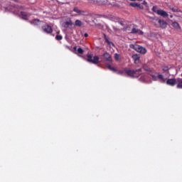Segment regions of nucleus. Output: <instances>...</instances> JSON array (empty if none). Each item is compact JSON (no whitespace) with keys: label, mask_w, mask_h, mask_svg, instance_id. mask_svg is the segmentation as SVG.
I'll use <instances>...</instances> for the list:
<instances>
[{"label":"nucleus","mask_w":182,"mask_h":182,"mask_svg":"<svg viewBox=\"0 0 182 182\" xmlns=\"http://www.w3.org/2000/svg\"><path fill=\"white\" fill-rule=\"evenodd\" d=\"M125 73L129 76V77H139L141 75V68L136 70H125Z\"/></svg>","instance_id":"obj_1"},{"label":"nucleus","mask_w":182,"mask_h":182,"mask_svg":"<svg viewBox=\"0 0 182 182\" xmlns=\"http://www.w3.org/2000/svg\"><path fill=\"white\" fill-rule=\"evenodd\" d=\"M129 48H131V49H134V50H136V52H138L139 53H141L142 55L147 53L146 48L141 46L130 44Z\"/></svg>","instance_id":"obj_2"},{"label":"nucleus","mask_w":182,"mask_h":182,"mask_svg":"<svg viewBox=\"0 0 182 182\" xmlns=\"http://www.w3.org/2000/svg\"><path fill=\"white\" fill-rule=\"evenodd\" d=\"M102 58V62L103 63H105V65L113 63V58H112V55L109 53H104Z\"/></svg>","instance_id":"obj_3"},{"label":"nucleus","mask_w":182,"mask_h":182,"mask_svg":"<svg viewBox=\"0 0 182 182\" xmlns=\"http://www.w3.org/2000/svg\"><path fill=\"white\" fill-rule=\"evenodd\" d=\"M87 61L89 62L90 63H93L94 65H97V63H100V61H99V56L95 55L93 57L92 55L88 54L87 55Z\"/></svg>","instance_id":"obj_4"},{"label":"nucleus","mask_w":182,"mask_h":182,"mask_svg":"<svg viewBox=\"0 0 182 182\" xmlns=\"http://www.w3.org/2000/svg\"><path fill=\"white\" fill-rule=\"evenodd\" d=\"M73 11V12H75L76 14H77L78 15H80L81 16H87V11L80 10L77 7H74Z\"/></svg>","instance_id":"obj_5"},{"label":"nucleus","mask_w":182,"mask_h":182,"mask_svg":"<svg viewBox=\"0 0 182 182\" xmlns=\"http://www.w3.org/2000/svg\"><path fill=\"white\" fill-rule=\"evenodd\" d=\"M156 21H157L158 23H159L160 28L162 29H166L167 28V22H166L164 20L156 18Z\"/></svg>","instance_id":"obj_6"},{"label":"nucleus","mask_w":182,"mask_h":182,"mask_svg":"<svg viewBox=\"0 0 182 182\" xmlns=\"http://www.w3.org/2000/svg\"><path fill=\"white\" fill-rule=\"evenodd\" d=\"M42 29L46 33H52V32H53V29H52V27L49 25L42 26Z\"/></svg>","instance_id":"obj_7"},{"label":"nucleus","mask_w":182,"mask_h":182,"mask_svg":"<svg viewBox=\"0 0 182 182\" xmlns=\"http://www.w3.org/2000/svg\"><path fill=\"white\" fill-rule=\"evenodd\" d=\"M166 85L168 86H176L177 85V78H171L166 80Z\"/></svg>","instance_id":"obj_8"},{"label":"nucleus","mask_w":182,"mask_h":182,"mask_svg":"<svg viewBox=\"0 0 182 182\" xmlns=\"http://www.w3.org/2000/svg\"><path fill=\"white\" fill-rule=\"evenodd\" d=\"M73 25V23L72 22V20L69 19L67 21H64L63 23V27L68 28H70L72 27V26Z\"/></svg>","instance_id":"obj_9"},{"label":"nucleus","mask_w":182,"mask_h":182,"mask_svg":"<svg viewBox=\"0 0 182 182\" xmlns=\"http://www.w3.org/2000/svg\"><path fill=\"white\" fill-rule=\"evenodd\" d=\"M131 33H134V34H138V35H143V31L139 28H136V27H133L132 31H131Z\"/></svg>","instance_id":"obj_10"},{"label":"nucleus","mask_w":182,"mask_h":182,"mask_svg":"<svg viewBox=\"0 0 182 182\" xmlns=\"http://www.w3.org/2000/svg\"><path fill=\"white\" fill-rule=\"evenodd\" d=\"M74 50L75 51V53H78L79 55H83L85 53V50H82V48L77 46L73 47Z\"/></svg>","instance_id":"obj_11"},{"label":"nucleus","mask_w":182,"mask_h":182,"mask_svg":"<svg viewBox=\"0 0 182 182\" xmlns=\"http://www.w3.org/2000/svg\"><path fill=\"white\" fill-rule=\"evenodd\" d=\"M161 69L164 72H168V70H170V69H172V70L176 71V68H172L171 65H163L161 67Z\"/></svg>","instance_id":"obj_12"},{"label":"nucleus","mask_w":182,"mask_h":182,"mask_svg":"<svg viewBox=\"0 0 182 182\" xmlns=\"http://www.w3.org/2000/svg\"><path fill=\"white\" fill-rule=\"evenodd\" d=\"M141 77L139 78V80L141 82H143L144 83H147V75L146 74H141Z\"/></svg>","instance_id":"obj_13"},{"label":"nucleus","mask_w":182,"mask_h":182,"mask_svg":"<svg viewBox=\"0 0 182 182\" xmlns=\"http://www.w3.org/2000/svg\"><path fill=\"white\" fill-rule=\"evenodd\" d=\"M157 14L160 15V16H164V17L168 16V14H167V12L163 10H157Z\"/></svg>","instance_id":"obj_14"},{"label":"nucleus","mask_w":182,"mask_h":182,"mask_svg":"<svg viewBox=\"0 0 182 182\" xmlns=\"http://www.w3.org/2000/svg\"><path fill=\"white\" fill-rule=\"evenodd\" d=\"M132 58L134 60V63H139V60H140V55L134 54L132 56Z\"/></svg>","instance_id":"obj_15"},{"label":"nucleus","mask_w":182,"mask_h":182,"mask_svg":"<svg viewBox=\"0 0 182 182\" xmlns=\"http://www.w3.org/2000/svg\"><path fill=\"white\" fill-rule=\"evenodd\" d=\"M176 85L177 89H182V78H177Z\"/></svg>","instance_id":"obj_16"},{"label":"nucleus","mask_w":182,"mask_h":182,"mask_svg":"<svg viewBox=\"0 0 182 182\" xmlns=\"http://www.w3.org/2000/svg\"><path fill=\"white\" fill-rule=\"evenodd\" d=\"M114 58L117 62H119V60H122V55H120V54H118V53L114 54Z\"/></svg>","instance_id":"obj_17"},{"label":"nucleus","mask_w":182,"mask_h":182,"mask_svg":"<svg viewBox=\"0 0 182 182\" xmlns=\"http://www.w3.org/2000/svg\"><path fill=\"white\" fill-rule=\"evenodd\" d=\"M158 79H159L161 83H166V79H164V76L163 75H158Z\"/></svg>","instance_id":"obj_18"},{"label":"nucleus","mask_w":182,"mask_h":182,"mask_svg":"<svg viewBox=\"0 0 182 182\" xmlns=\"http://www.w3.org/2000/svg\"><path fill=\"white\" fill-rule=\"evenodd\" d=\"M21 15L22 16L23 19H25V21H26L28 19V14L25 11H21Z\"/></svg>","instance_id":"obj_19"},{"label":"nucleus","mask_w":182,"mask_h":182,"mask_svg":"<svg viewBox=\"0 0 182 182\" xmlns=\"http://www.w3.org/2000/svg\"><path fill=\"white\" fill-rule=\"evenodd\" d=\"M169 9H171V11H173V12H182L181 10H180L177 7H172V6H169Z\"/></svg>","instance_id":"obj_20"},{"label":"nucleus","mask_w":182,"mask_h":182,"mask_svg":"<svg viewBox=\"0 0 182 182\" xmlns=\"http://www.w3.org/2000/svg\"><path fill=\"white\" fill-rule=\"evenodd\" d=\"M172 26L175 28L176 29H180V24H178L177 22L174 21L172 23Z\"/></svg>","instance_id":"obj_21"},{"label":"nucleus","mask_w":182,"mask_h":182,"mask_svg":"<svg viewBox=\"0 0 182 182\" xmlns=\"http://www.w3.org/2000/svg\"><path fill=\"white\" fill-rule=\"evenodd\" d=\"M106 66L109 70H112V72H117V70L114 67H112L110 64H107Z\"/></svg>","instance_id":"obj_22"},{"label":"nucleus","mask_w":182,"mask_h":182,"mask_svg":"<svg viewBox=\"0 0 182 182\" xmlns=\"http://www.w3.org/2000/svg\"><path fill=\"white\" fill-rule=\"evenodd\" d=\"M83 25V23L80 20H76L75 22V26H82Z\"/></svg>","instance_id":"obj_23"},{"label":"nucleus","mask_w":182,"mask_h":182,"mask_svg":"<svg viewBox=\"0 0 182 182\" xmlns=\"http://www.w3.org/2000/svg\"><path fill=\"white\" fill-rule=\"evenodd\" d=\"M105 42H107V45L109 46H114V43L113 42L109 41V38L105 39Z\"/></svg>","instance_id":"obj_24"},{"label":"nucleus","mask_w":182,"mask_h":182,"mask_svg":"<svg viewBox=\"0 0 182 182\" xmlns=\"http://www.w3.org/2000/svg\"><path fill=\"white\" fill-rule=\"evenodd\" d=\"M129 5L133 8H137V6H139V3H136V2L130 3Z\"/></svg>","instance_id":"obj_25"},{"label":"nucleus","mask_w":182,"mask_h":182,"mask_svg":"<svg viewBox=\"0 0 182 182\" xmlns=\"http://www.w3.org/2000/svg\"><path fill=\"white\" fill-rule=\"evenodd\" d=\"M55 39H56V41H62V39H63V37H62V36H60V35H57L55 36Z\"/></svg>","instance_id":"obj_26"},{"label":"nucleus","mask_w":182,"mask_h":182,"mask_svg":"<svg viewBox=\"0 0 182 182\" xmlns=\"http://www.w3.org/2000/svg\"><path fill=\"white\" fill-rule=\"evenodd\" d=\"M97 2H98L99 4H106V2H107V0H97Z\"/></svg>","instance_id":"obj_27"},{"label":"nucleus","mask_w":182,"mask_h":182,"mask_svg":"<svg viewBox=\"0 0 182 182\" xmlns=\"http://www.w3.org/2000/svg\"><path fill=\"white\" fill-rule=\"evenodd\" d=\"M40 21L39 19H34L33 21V25H38Z\"/></svg>","instance_id":"obj_28"},{"label":"nucleus","mask_w":182,"mask_h":182,"mask_svg":"<svg viewBox=\"0 0 182 182\" xmlns=\"http://www.w3.org/2000/svg\"><path fill=\"white\" fill-rule=\"evenodd\" d=\"M152 80H157V76L154 75H150Z\"/></svg>","instance_id":"obj_29"},{"label":"nucleus","mask_w":182,"mask_h":182,"mask_svg":"<svg viewBox=\"0 0 182 182\" xmlns=\"http://www.w3.org/2000/svg\"><path fill=\"white\" fill-rule=\"evenodd\" d=\"M152 11H153V12H156V14H157V6H154L152 8Z\"/></svg>","instance_id":"obj_30"},{"label":"nucleus","mask_w":182,"mask_h":182,"mask_svg":"<svg viewBox=\"0 0 182 182\" xmlns=\"http://www.w3.org/2000/svg\"><path fill=\"white\" fill-rule=\"evenodd\" d=\"M139 6H137L136 8H139V9H143V6H141L140 4H139Z\"/></svg>","instance_id":"obj_31"},{"label":"nucleus","mask_w":182,"mask_h":182,"mask_svg":"<svg viewBox=\"0 0 182 182\" xmlns=\"http://www.w3.org/2000/svg\"><path fill=\"white\" fill-rule=\"evenodd\" d=\"M119 23H120L122 26H124V23H123V21H119Z\"/></svg>","instance_id":"obj_32"},{"label":"nucleus","mask_w":182,"mask_h":182,"mask_svg":"<svg viewBox=\"0 0 182 182\" xmlns=\"http://www.w3.org/2000/svg\"><path fill=\"white\" fill-rule=\"evenodd\" d=\"M84 36H85V38H87V36H89V34H87V33H85L84 34Z\"/></svg>","instance_id":"obj_33"},{"label":"nucleus","mask_w":182,"mask_h":182,"mask_svg":"<svg viewBox=\"0 0 182 182\" xmlns=\"http://www.w3.org/2000/svg\"><path fill=\"white\" fill-rule=\"evenodd\" d=\"M107 36H106V34H104V39L105 40V39H107Z\"/></svg>","instance_id":"obj_34"},{"label":"nucleus","mask_w":182,"mask_h":182,"mask_svg":"<svg viewBox=\"0 0 182 182\" xmlns=\"http://www.w3.org/2000/svg\"><path fill=\"white\" fill-rule=\"evenodd\" d=\"M144 5H147V2H146V1H144Z\"/></svg>","instance_id":"obj_35"},{"label":"nucleus","mask_w":182,"mask_h":182,"mask_svg":"<svg viewBox=\"0 0 182 182\" xmlns=\"http://www.w3.org/2000/svg\"><path fill=\"white\" fill-rule=\"evenodd\" d=\"M12 1H14V2H18V0H12Z\"/></svg>","instance_id":"obj_36"},{"label":"nucleus","mask_w":182,"mask_h":182,"mask_svg":"<svg viewBox=\"0 0 182 182\" xmlns=\"http://www.w3.org/2000/svg\"><path fill=\"white\" fill-rule=\"evenodd\" d=\"M130 1H136V0H130Z\"/></svg>","instance_id":"obj_37"}]
</instances>
